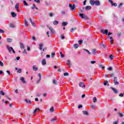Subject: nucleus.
<instances>
[{
	"instance_id": "nucleus-1",
	"label": "nucleus",
	"mask_w": 124,
	"mask_h": 124,
	"mask_svg": "<svg viewBox=\"0 0 124 124\" xmlns=\"http://www.w3.org/2000/svg\"><path fill=\"white\" fill-rule=\"evenodd\" d=\"M6 47L8 51H9V53H10V54H11L12 52H13L14 54H15V50H14L13 47L10 46L8 45H6Z\"/></svg>"
},
{
	"instance_id": "nucleus-2",
	"label": "nucleus",
	"mask_w": 124,
	"mask_h": 124,
	"mask_svg": "<svg viewBox=\"0 0 124 124\" xmlns=\"http://www.w3.org/2000/svg\"><path fill=\"white\" fill-rule=\"evenodd\" d=\"M79 16L82 19H85V20H88V19H89L88 16L83 14H80Z\"/></svg>"
},
{
	"instance_id": "nucleus-3",
	"label": "nucleus",
	"mask_w": 124,
	"mask_h": 124,
	"mask_svg": "<svg viewBox=\"0 0 124 124\" xmlns=\"http://www.w3.org/2000/svg\"><path fill=\"white\" fill-rule=\"evenodd\" d=\"M20 6V4L19 3H17L15 5V9L16 10L17 12H20V10H19V6Z\"/></svg>"
},
{
	"instance_id": "nucleus-4",
	"label": "nucleus",
	"mask_w": 124,
	"mask_h": 124,
	"mask_svg": "<svg viewBox=\"0 0 124 124\" xmlns=\"http://www.w3.org/2000/svg\"><path fill=\"white\" fill-rule=\"evenodd\" d=\"M100 31L102 33H103V34H106V35L108 34V30L107 29L105 30V31L103 30H101Z\"/></svg>"
},
{
	"instance_id": "nucleus-5",
	"label": "nucleus",
	"mask_w": 124,
	"mask_h": 124,
	"mask_svg": "<svg viewBox=\"0 0 124 124\" xmlns=\"http://www.w3.org/2000/svg\"><path fill=\"white\" fill-rule=\"evenodd\" d=\"M114 84L116 85H119V83L118 81V78L117 77H114V81H113Z\"/></svg>"
},
{
	"instance_id": "nucleus-6",
	"label": "nucleus",
	"mask_w": 124,
	"mask_h": 124,
	"mask_svg": "<svg viewBox=\"0 0 124 124\" xmlns=\"http://www.w3.org/2000/svg\"><path fill=\"white\" fill-rule=\"evenodd\" d=\"M69 6L71 10L73 11V10H74V9H75V4H74L73 5L71 4H69Z\"/></svg>"
},
{
	"instance_id": "nucleus-7",
	"label": "nucleus",
	"mask_w": 124,
	"mask_h": 124,
	"mask_svg": "<svg viewBox=\"0 0 124 124\" xmlns=\"http://www.w3.org/2000/svg\"><path fill=\"white\" fill-rule=\"evenodd\" d=\"M94 4L97 6H99V5H100V2L98 0H95Z\"/></svg>"
},
{
	"instance_id": "nucleus-8",
	"label": "nucleus",
	"mask_w": 124,
	"mask_h": 124,
	"mask_svg": "<svg viewBox=\"0 0 124 124\" xmlns=\"http://www.w3.org/2000/svg\"><path fill=\"white\" fill-rule=\"evenodd\" d=\"M111 90L113 91L114 93H118V91H117V89L114 87H111Z\"/></svg>"
},
{
	"instance_id": "nucleus-9",
	"label": "nucleus",
	"mask_w": 124,
	"mask_h": 124,
	"mask_svg": "<svg viewBox=\"0 0 124 124\" xmlns=\"http://www.w3.org/2000/svg\"><path fill=\"white\" fill-rule=\"evenodd\" d=\"M11 14L12 17H13V18H15V17L17 16V14H16L14 12H12Z\"/></svg>"
},
{
	"instance_id": "nucleus-10",
	"label": "nucleus",
	"mask_w": 124,
	"mask_h": 124,
	"mask_svg": "<svg viewBox=\"0 0 124 124\" xmlns=\"http://www.w3.org/2000/svg\"><path fill=\"white\" fill-rule=\"evenodd\" d=\"M85 9L88 11L89 10H91L92 9V6H87L85 7Z\"/></svg>"
},
{
	"instance_id": "nucleus-11",
	"label": "nucleus",
	"mask_w": 124,
	"mask_h": 124,
	"mask_svg": "<svg viewBox=\"0 0 124 124\" xmlns=\"http://www.w3.org/2000/svg\"><path fill=\"white\" fill-rule=\"evenodd\" d=\"M32 68L34 71H37V70H38V68L35 65H33Z\"/></svg>"
},
{
	"instance_id": "nucleus-12",
	"label": "nucleus",
	"mask_w": 124,
	"mask_h": 124,
	"mask_svg": "<svg viewBox=\"0 0 124 124\" xmlns=\"http://www.w3.org/2000/svg\"><path fill=\"white\" fill-rule=\"evenodd\" d=\"M20 81H21L22 82V83H23V84L26 83V81L25 80V78H24V77L20 78Z\"/></svg>"
},
{
	"instance_id": "nucleus-13",
	"label": "nucleus",
	"mask_w": 124,
	"mask_h": 124,
	"mask_svg": "<svg viewBox=\"0 0 124 124\" xmlns=\"http://www.w3.org/2000/svg\"><path fill=\"white\" fill-rule=\"evenodd\" d=\"M79 86L81 88H83V87H85V84H84V82H80L79 83Z\"/></svg>"
},
{
	"instance_id": "nucleus-14",
	"label": "nucleus",
	"mask_w": 124,
	"mask_h": 124,
	"mask_svg": "<svg viewBox=\"0 0 124 124\" xmlns=\"http://www.w3.org/2000/svg\"><path fill=\"white\" fill-rule=\"evenodd\" d=\"M94 0H90V3H91V5H94L95 3Z\"/></svg>"
},
{
	"instance_id": "nucleus-15",
	"label": "nucleus",
	"mask_w": 124,
	"mask_h": 124,
	"mask_svg": "<svg viewBox=\"0 0 124 124\" xmlns=\"http://www.w3.org/2000/svg\"><path fill=\"white\" fill-rule=\"evenodd\" d=\"M19 44L21 49H25V46H24V44H23V43H20Z\"/></svg>"
},
{
	"instance_id": "nucleus-16",
	"label": "nucleus",
	"mask_w": 124,
	"mask_h": 124,
	"mask_svg": "<svg viewBox=\"0 0 124 124\" xmlns=\"http://www.w3.org/2000/svg\"><path fill=\"white\" fill-rule=\"evenodd\" d=\"M42 64L43 65H45L46 64V60L43 59L42 61Z\"/></svg>"
},
{
	"instance_id": "nucleus-17",
	"label": "nucleus",
	"mask_w": 124,
	"mask_h": 124,
	"mask_svg": "<svg viewBox=\"0 0 124 124\" xmlns=\"http://www.w3.org/2000/svg\"><path fill=\"white\" fill-rule=\"evenodd\" d=\"M39 50H42V47H43V44H42V43H40L39 44Z\"/></svg>"
},
{
	"instance_id": "nucleus-18",
	"label": "nucleus",
	"mask_w": 124,
	"mask_h": 124,
	"mask_svg": "<svg viewBox=\"0 0 124 124\" xmlns=\"http://www.w3.org/2000/svg\"><path fill=\"white\" fill-rule=\"evenodd\" d=\"M51 123H56L57 121V118H52L50 120Z\"/></svg>"
},
{
	"instance_id": "nucleus-19",
	"label": "nucleus",
	"mask_w": 124,
	"mask_h": 124,
	"mask_svg": "<svg viewBox=\"0 0 124 124\" xmlns=\"http://www.w3.org/2000/svg\"><path fill=\"white\" fill-rule=\"evenodd\" d=\"M76 30H77V28L76 27H75L74 28H72L71 30H70V31H71V32H73L74 31H76Z\"/></svg>"
},
{
	"instance_id": "nucleus-20",
	"label": "nucleus",
	"mask_w": 124,
	"mask_h": 124,
	"mask_svg": "<svg viewBox=\"0 0 124 124\" xmlns=\"http://www.w3.org/2000/svg\"><path fill=\"white\" fill-rule=\"evenodd\" d=\"M61 14L62 15H65V14H66V12L64 10H62L61 11Z\"/></svg>"
},
{
	"instance_id": "nucleus-21",
	"label": "nucleus",
	"mask_w": 124,
	"mask_h": 124,
	"mask_svg": "<svg viewBox=\"0 0 124 124\" xmlns=\"http://www.w3.org/2000/svg\"><path fill=\"white\" fill-rule=\"evenodd\" d=\"M83 115H85L86 116H88V115H89V113H88V111H83Z\"/></svg>"
},
{
	"instance_id": "nucleus-22",
	"label": "nucleus",
	"mask_w": 124,
	"mask_h": 124,
	"mask_svg": "<svg viewBox=\"0 0 124 124\" xmlns=\"http://www.w3.org/2000/svg\"><path fill=\"white\" fill-rule=\"evenodd\" d=\"M83 50L84 51H85V52H86L88 54V55H91V52H90L89 50L86 49H84Z\"/></svg>"
},
{
	"instance_id": "nucleus-23",
	"label": "nucleus",
	"mask_w": 124,
	"mask_h": 124,
	"mask_svg": "<svg viewBox=\"0 0 124 124\" xmlns=\"http://www.w3.org/2000/svg\"><path fill=\"white\" fill-rule=\"evenodd\" d=\"M67 22H63L62 23V26H63V27L67 26Z\"/></svg>"
},
{
	"instance_id": "nucleus-24",
	"label": "nucleus",
	"mask_w": 124,
	"mask_h": 124,
	"mask_svg": "<svg viewBox=\"0 0 124 124\" xmlns=\"http://www.w3.org/2000/svg\"><path fill=\"white\" fill-rule=\"evenodd\" d=\"M74 47L75 48V49H77L79 47V45L78 44H76L74 45Z\"/></svg>"
},
{
	"instance_id": "nucleus-25",
	"label": "nucleus",
	"mask_w": 124,
	"mask_h": 124,
	"mask_svg": "<svg viewBox=\"0 0 124 124\" xmlns=\"http://www.w3.org/2000/svg\"><path fill=\"white\" fill-rule=\"evenodd\" d=\"M24 23H25V26H26L27 27L29 26V23H28V21H27L26 19H25L24 20Z\"/></svg>"
},
{
	"instance_id": "nucleus-26",
	"label": "nucleus",
	"mask_w": 124,
	"mask_h": 124,
	"mask_svg": "<svg viewBox=\"0 0 124 124\" xmlns=\"http://www.w3.org/2000/svg\"><path fill=\"white\" fill-rule=\"evenodd\" d=\"M49 29L50 30L51 32H52V33H54V29H53L51 27H49Z\"/></svg>"
},
{
	"instance_id": "nucleus-27",
	"label": "nucleus",
	"mask_w": 124,
	"mask_h": 124,
	"mask_svg": "<svg viewBox=\"0 0 124 124\" xmlns=\"http://www.w3.org/2000/svg\"><path fill=\"white\" fill-rule=\"evenodd\" d=\"M58 24H59V21L57 20H54L53 21V25H58Z\"/></svg>"
},
{
	"instance_id": "nucleus-28",
	"label": "nucleus",
	"mask_w": 124,
	"mask_h": 124,
	"mask_svg": "<svg viewBox=\"0 0 124 124\" xmlns=\"http://www.w3.org/2000/svg\"><path fill=\"white\" fill-rule=\"evenodd\" d=\"M92 53L93 55H95L96 54V50L95 49H93L92 50Z\"/></svg>"
},
{
	"instance_id": "nucleus-29",
	"label": "nucleus",
	"mask_w": 124,
	"mask_h": 124,
	"mask_svg": "<svg viewBox=\"0 0 124 124\" xmlns=\"http://www.w3.org/2000/svg\"><path fill=\"white\" fill-rule=\"evenodd\" d=\"M7 42H12V39L7 38Z\"/></svg>"
},
{
	"instance_id": "nucleus-30",
	"label": "nucleus",
	"mask_w": 124,
	"mask_h": 124,
	"mask_svg": "<svg viewBox=\"0 0 124 124\" xmlns=\"http://www.w3.org/2000/svg\"><path fill=\"white\" fill-rule=\"evenodd\" d=\"M37 110H38V111H40V109L39 108H36L34 111H33V113L35 114V113H36V112L37 111Z\"/></svg>"
},
{
	"instance_id": "nucleus-31",
	"label": "nucleus",
	"mask_w": 124,
	"mask_h": 124,
	"mask_svg": "<svg viewBox=\"0 0 124 124\" xmlns=\"http://www.w3.org/2000/svg\"><path fill=\"white\" fill-rule=\"evenodd\" d=\"M60 54L61 58H64V55L62 54V52H60Z\"/></svg>"
},
{
	"instance_id": "nucleus-32",
	"label": "nucleus",
	"mask_w": 124,
	"mask_h": 124,
	"mask_svg": "<svg viewBox=\"0 0 124 124\" xmlns=\"http://www.w3.org/2000/svg\"><path fill=\"white\" fill-rule=\"evenodd\" d=\"M67 63L68 65H69V67L71 66V65H70V60H67Z\"/></svg>"
},
{
	"instance_id": "nucleus-33",
	"label": "nucleus",
	"mask_w": 124,
	"mask_h": 124,
	"mask_svg": "<svg viewBox=\"0 0 124 124\" xmlns=\"http://www.w3.org/2000/svg\"><path fill=\"white\" fill-rule=\"evenodd\" d=\"M118 114L120 118H123L124 117V115H123L121 112H118Z\"/></svg>"
},
{
	"instance_id": "nucleus-34",
	"label": "nucleus",
	"mask_w": 124,
	"mask_h": 124,
	"mask_svg": "<svg viewBox=\"0 0 124 124\" xmlns=\"http://www.w3.org/2000/svg\"><path fill=\"white\" fill-rule=\"evenodd\" d=\"M52 83H53V84H54V85H57V81H56V80H55V79H53V80H52Z\"/></svg>"
},
{
	"instance_id": "nucleus-35",
	"label": "nucleus",
	"mask_w": 124,
	"mask_h": 124,
	"mask_svg": "<svg viewBox=\"0 0 124 124\" xmlns=\"http://www.w3.org/2000/svg\"><path fill=\"white\" fill-rule=\"evenodd\" d=\"M108 83V81L107 80H105L104 82V86L107 85V83Z\"/></svg>"
},
{
	"instance_id": "nucleus-36",
	"label": "nucleus",
	"mask_w": 124,
	"mask_h": 124,
	"mask_svg": "<svg viewBox=\"0 0 124 124\" xmlns=\"http://www.w3.org/2000/svg\"><path fill=\"white\" fill-rule=\"evenodd\" d=\"M25 101L27 103H31V102L30 100L29 99H25Z\"/></svg>"
},
{
	"instance_id": "nucleus-37",
	"label": "nucleus",
	"mask_w": 124,
	"mask_h": 124,
	"mask_svg": "<svg viewBox=\"0 0 124 124\" xmlns=\"http://www.w3.org/2000/svg\"><path fill=\"white\" fill-rule=\"evenodd\" d=\"M97 99H96V97H94L93 98V102L95 103V102H96Z\"/></svg>"
},
{
	"instance_id": "nucleus-38",
	"label": "nucleus",
	"mask_w": 124,
	"mask_h": 124,
	"mask_svg": "<svg viewBox=\"0 0 124 124\" xmlns=\"http://www.w3.org/2000/svg\"><path fill=\"white\" fill-rule=\"evenodd\" d=\"M49 110L50 112H54V107H51Z\"/></svg>"
},
{
	"instance_id": "nucleus-39",
	"label": "nucleus",
	"mask_w": 124,
	"mask_h": 124,
	"mask_svg": "<svg viewBox=\"0 0 124 124\" xmlns=\"http://www.w3.org/2000/svg\"><path fill=\"white\" fill-rule=\"evenodd\" d=\"M55 55H56V53H55L54 52H52L51 53V57L53 58L55 57Z\"/></svg>"
},
{
	"instance_id": "nucleus-40",
	"label": "nucleus",
	"mask_w": 124,
	"mask_h": 124,
	"mask_svg": "<svg viewBox=\"0 0 124 124\" xmlns=\"http://www.w3.org/2000/svg\"><path fill=\"white\" fill-rule=\"evenodd\" d=\"M0 94H2V95H4V94H5V93H3V91H2V90H1L0 91Z\"/></svg>"
},
{
	"instance_id": "nucleus-41",
	"label": "nucleus",
	"mask_w": 124,
	"mask_h": 124,
	"mask_svg": "<svg viewBox=\"0 0 124 124\" xmlns=\"http://www.w3.org/2000/svg\"><path fill=\"white\" fill-rule=\"evenodd\" d=\"M23 3H24V5H25V6H28V3H27V1L24 0L23 1Z\"/></svg>"
},
{
	"instance_id": "nucleus-42",
	"label": "nucleus",
	"mask_w": 124,
	"mask_h": 124,
	"mask_svg": "<svg viewBox=\"0 0 124 124\" xmlns=\"http://www.w3.org/2000/svg\"><path fill=\"white\" fill-rule=\"evenodd\" d=\"M78 43L81 45L83 43V40H79Z\"/></svg>"
},
{
	"instance_id": "nucleus-43",
	"label": "nucleus",
	"mask_w": 124,
	"mask_h": 124,
	"mask_svg": "<svg viewBox=\"0 0 124 124\" xmlns=\"http://www.w3.org/2000/svg\"><path fill=\"white\" fill-rule=\"evenodd\" d=\"M35 2H37V3H40V0H34Z\"/></svg>"
},
{
	"instance_id": "nucleus-44",
	"label": "nucleus",
	"mask_w": 124,
	"mask_h": 124,
	"mask_svg": "<svg viewBox=\"0 0 124 124\" xmlns=\"http://www.w3.org/2000/svg\"><path fill=\"white\" fill-rule=\"evenodd\" d=\"M49 16H50V17H53V16H54V14H53L52 13H50L49 14Z\"/></svg>"
},
{
	"instance_id": "nucleus-45",
	"label": "nucleus",
	"mask_w": 124,
	"mask_h": 124,
	"mask_svg": "<svg viewBox=\"0 0 124 124\" xmlns=\"http://www.w3.org/2000/svg\"><path fill=\"white\" fill-rule=\"evenodd\" d=\"M38 76L39 77V81L41 80V75L40 74H38Z\"/></svg>"
},
{
	"instance_id": "nucleus-46",
	"label": "nucleus",
	"mask_w": 124,
	"mask_h": 124,
	"mask_svg": "<svg viewBox=\"0 0 124 124\" xmlns=\"http://www.w3.org/2000/svg\"><path fill=\"white\" fill-rule=\"evenodd\" d=\"M0 32L1 33H4L5 31L3 30L0 29Z\"/></svg>"
},
{
	"instance_id": "nucleus-47",
	"label": "nucleus",
	"mask_w": 124,
	"mask_h": 124,
	"mask_svg": "<svg viewBox=\"0 0 124 124\" xmlns=\"http://www.w3.org/2000/svg\"><path fill=\"white\" fill-rule=\"evenodd\" d=\"M21 72H22V69H19L17 70V73H21Z\"/></svg>"
},
{
	"instance_id": "nucleus-48",
	"label": "nucleus",
	"mask_w": 124,
	"mask_h": 124,
	"mask_svg": "<svg viewBox=\"0 0 124 124\" xmlns=\"http://www.w3.org/2000/svg\"><path fill=\"white\" fill-rule=\"evenodd\" d=\"M31 9L32 10H33V9H34V8H35V4H33V6L32 7H31Z\"/></svg>"
},
{
	"instance_id": "nucleus-49",
	"label": "nucleus",
	"mask_w": 124,
	"mask_h": 124,
	"mask_svg": "<svg viewBox=\"0 0 124 124\" xmlns=\"http://www.w3.org/2000/svg\"><path fill=\"white\" fill-rule=\"evenodd\" d=\"M113 58L114 56H113V55H111L109 56V59H110V60H113Z\"/></svg>"
},
{
	"instance_id": "nucleus-50",
	"label": "nucleus",
	"mask_w": 124,
	"mask_h": 124,
	"mask_svg": "<svg viewBox=\"0 0 124 124\" xmlns=\"http://www.w3.org/2000/svg\"><path fill=\"white\" fill-rule=\"evenodd\" d=\"M0 65L1 66H3V63L1 61H0Z\"/></svg>"
},
{
	"instance_id": "nucleus-51",
	"label": "nucleus",
	"mask_w": 124,
	"mask_h": 124,
	"mask_svg": "<svg viewBox=\"0 0 124 124\" xmlns=\"http://www.w3.org/2000/svg\"><path fill=\"white\" fill-rule=\"evenodd\" d=\"M91 63H92V64H94V63H95V62H96L95 61H91Z\"/></svg>"
},
{
	"instance_id": "nucleus-52",
	"label": "nucleus",
	"mask_w": 124,
	"mask_h": 124,
	"mask_svg": "<svg viewBox=\"0 0 124 124\" xmlns=\"http://www.w3.org/2000/svg\"><path fill=\"white\" fill-rule=\"evenodd\" d=\"M111 5H113V6H117V5H118L117 4V3H112Z\"/></svg>"
},
{
	"instance_id": "nucleus-53",
	"label": "nucleus",
	"mask_w": 124,
	"mask_h": 124,
	"mask_svg": "<svg viewBox=\"0 0 124 124\" xmlns=\"http://www.w3.org/2000/svg\"><path fill=\"white\" fill-rule=\"evenodd\" d=\"M108 70H109V71H111L112 70V67H109L108 68Z\"/></svg>"
},
{
	"instance_id": "nucleus-54",
	"label": "nucleus",
	"mask_w": 124,
	"mask_h": 124,
	"mask_svg": "<svg viewBox=\"0 0 124 124\" xmlns=\"http://www.w3.org/2000/svg\"><path fill=\"white\" fill-rule=\"evenodd\" d=\"M119 96H121V97H124V94L123 93H121L119 94Z\"/></svg>"
},
{
	"instance_id": "nucleus-55",
	"label": "nucleus",
	"mask_w": 124,
	"mask_h": 124,
	"mask_svg": "<svg viewBox=\"0 0 124 124\" xmlns=\"http://www.w3.org/2000/svg\"><path fill=\"white\" fill-rule=\"evenodd\" d=\"M64 76H68V73H64Z\"/></svg>"
},
{
	"instance_id": "nucleus-56",
	"label": "nucleus",
	"mask_w": 124,
	"mask_h": 124,
	"mask_svg": "<svg viewBox=\"0 0 124 124\" xmlns=\"http://www.w3.org/2000/svg\"><path fill=\"white\" fill-rule=\"evenodd\" d=\"M23 54H25L26 55H27V54H28L27 52H26V49H24V51L23 52Z\"/></svg>"
},
{
	"instance_id": "nucleus-57",
	"label": "nucleus",
	"mask_w": 124,
	"mask_h": 124,
	"mask_svg": "<svg viewBox=\"0 0 124 124\" xmlns=\"http://www.w3.org/2000/svg\"><path fill=\"white\" fill-rule=\"evenodd\" d=\"M27 50L28 51H31V47L29 46H27Z\"/></svg>"
},
{
	"instance_id": "nucleus-58",
	"label": "nucleus",
	"mask_w": 124,
	"mask_h": 124,
	"mask_svg": "<svg viewBox=\"0 0 124 124\" xmlns=\"http://www.w3.org/2000/svg\"><path fill=\"white\" fill-rule=\"evenodd\" d=\"M10 28H14V25H13V24H10Z\"/></svg>"
},
{
	"instance_id": "nucleus-59",
	"label": "nucleus",
	"mask_w": 124,
	"mask_h": 124,
	"mask_svg": "<svg viewBox=\"0 0 124 124\" xmlns=\"http://www.w3.org/2000/svg\"><path fill=\"white\" fill-rule=\"evenodd\" d=\"M31 24V25H32V26H33V27H35V23H33V22H32Z\"/></svg>"
},
{
	"instance_id": "nucleus-60",
	"label": "nucleus",
	"mask_w": 124,
	"mask_h": 124,
	"mask_svg": "<svg viewBox=\"0 0 124 124\" xmlns=\"http://www.w3.org/2000/svg\"><path fill=\"white\" fill-rule=\"evenodd\" d=\"M82 107H83V106H82V105H79L78 106V108H82Z\"/></svg>"
},
{
	"instance_id": "nucleus-61",
	"label": "nucleus",
	"mask_w": 124,
	"mask_h": 124,
	"mask_svg": "<svg viewBox=\"0 0 124 124\" xmlns=\"http://www.w3.org/2000/svg\"><path fill=\"white\" fill-rule=\"evenodd\" d=\"M32 39H33L34 41H35V40H36V39H35V37H32Z\"/></svg>"
},
{
	"instance_id": "nucleus-62",
	"label": "nucleus",
	"mask_w": 124,
	"mask_h": 124,
	"mask_svg": "<svg viewBox=\"0 0 124 124\" xmlns=\"http://www.w3.org/2000/svg\"><path fill=\"white\" fill-rule=\"evenodd\" d=\"M7 73H8V74H9V75H10V71H6Z\"/></svg>"
},
{
	"instance_id": "nucleus-63",
	"label": "nucleus",
	"mask_w": 124,
	"mask_h": 124,
	"mask_svg": "<svg viewBox=\"0 0 124 124\" xmlns=\"http://www.w3.org/2000/svg\"><path fill=\"white\" fill-rule=\"evenodd\" d=\"M36 96H40V94L39 93H36Z\"/></svg>"
},
{
	"instance_id": "nucleus-64",
	"label": "nucleus",
	"mask_w": 124,
	"mask_h": 124,
	"mask_svg": "<svg viewBox=\"0 0 124 124\" xmlns=\"http://www.w3.org/2000/svg\"><path fill=\"white\" fill-rule=\"evenodd\" d=\"M61 39H64V36L61 35Z\"/></svg>"
}]
</instances>
